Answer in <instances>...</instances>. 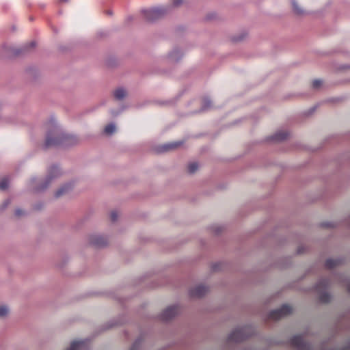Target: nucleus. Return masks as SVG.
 Segmentation results:
<instances>
[{
  "label": "nucleus",
  "mask_w": 350,
  "mask_h": 350,
  "mask_svg": "<svg viewBox=\"0 0 350 350\" xmlns=\"http://www.w3.org/2000/svg\"><path fill=\"white\" fill-rule=\"evenodd\" d=\"M47 127L48 131L44 144L45 148L58 146H69L77 142L76 137L65 133L55 122H49Z\"/></svg>",
  "instance_id": "f257e3e1"
},
{
  "label": "nucleus",
  "mask_w": 350,
  "mask_h": 350,
  "mask_svg": "<svg viewBox=\"0 0 350 350\" xmlns=\"http://www.w3.org/2000/svg\"><path fill=\"white\" fill-rule=\"evenodd\" d=\"M62 174V170L57 165H52L48 170L45 180H40L37 178H32L29 181V187L36 192L42 191L45 190L55 179L59 177Z\"/></svg>",
  "instance_id": "f03ea898"
},
{
  "label": "nucleus",
  "mask_w": 350,
  "mask_h": 350,
  "mask_svg": "<svg viewBox=\"0 0 350 350\" xmlns=\"http://www.w3.org/2000/svg\"><path fill=\"white\" fill-rule=\"evenodd\" d=\"M252 334L251 327L245 326L236 328L228 336L230 342H241Z\"/></svg>",
  "instance_id": "7ed1b4c3"
},
{
  "label": "nucleus",
  "mask_w": 350,
  "mask_h": 350,
  "mask_svg": "<svg viewBox=\"0 0 350 350\" xmlns=\"http://www.w3.org/2000/svg\"><path fill=\"white\" fill-rule=\"evenodd\" d=\"M89 243L96 248H102L107 245L109 243L108 238L100 234H93L90 235Z\"/></svg>",
  "instance_id": "20e7f679"
},
{
  "label": "nucleus",
  "mask_w": 350,
  "mask_h": 350,
  "mask_svg": "<svg viewBox=\"0 0 350 350\" xmlns=\"http://www.w3.org/2000/svg\"><path fill=\"white\" fill-rule=\"evenodd\" d=\"M328 286V281L325 279L320 280L315 286V291L319 294V299L322 302H327L329 300V295L326 291Z\"/></svg>",
  "instance_id": "39448f33"
},
{
  "label": "nucleus",
  "mask_w": 350,
  "mask_h": 350,
  "mask_svg": "<svg viewBox=\"0 0 350 350\" xmlns=\"http://www.w3.org/2000/svg\"><path fill=\"white\" fill-rule=\"evenodd\" d=\"M292 311V307L288 304H285L281 308L271 312L269 318L272 320H278L291 314Z\"/></svg>",
  "instance_id": "423d86ee"
},
{
  "label": "nucleus",
  "mask_w": 350,
  "mask_h": 350,
  "mask_svg": "<svg viewBox=\"0 0 350 350\" xmlns=\"http://www.w3.org/2000/svg\"><path fill=\"white\" fill-rule=\"evenodd\" d=\"M181 308L178 304H174L166 308L161 314V319L164 321L170 320L180 314Z\"/></svg>",
  "instance_id": "0eeeda50"
},
{
  "label": "nucleus",
  "mask_w": 350,
  "mask_h": 350,
  "mask_svg": "<svg viewBox=\"0 0 350 350\" xmlns=\"http://www.w3.org/2000/svg\"><path fill=\"white\" fill-rule=\"evenodd\" d=\"M209 291L208 286L204 284H196L189 290V295L192 298H200L204 296Z\"/></svg>",
  "instance_id": "6e6552de"
},
{
  "label": "nucleus",
  "mask_w": 350,
  "mask_h": 350,
  "mask_svg": "<svg viewBox=\"0 0 350 350\" xmlns=\"http://www.w3.org/2000/svg\"><path fill=\"white\" fill-rule=\"evenodd\" d=\"M66 350H89V342L87 340L73 341Z\"/></svg>",
  "instance_id": "1a4fd4ad"
},
{
  "label": "nucleus",
  "mask_w": 350,
  "mask_h": 350,
  "mask_svg": "<svg viewBox=\"0 0 350 350\" xmlns=\"http://www.w3.org/2000/svg\"><path fill=\"white\" fill-rule=\"evenodd\" d=\"M35 46L36 42L34 41H32L28 44H25L19 49H14L10 48L9 50L11 51L14 55H19L21 53L30 51V49L34 48Z\"/></svg>",
  "instance_id": "9d476101"
},
{
  "label": "nucleus",
  "mask_w": 350,
  "mask_h": 350,
  "mask_svg": "<svg viewBox=\"0 0 350 350\" xmlns=\"http://www.w3.org/2000/svg\"><path fill=\"white\" fill-rule=\"evenodd\" d=\"M292 345L299 350L304 349L306 343L301 336H295L291 340Z\"/></svg>",
  "instance_id": "9b49d317"
},
{
  "label": "nucleus",
  "mask_w": 350,
  "mask_h": 350,
  "mask_svg": "<svg viewBox=\"0 0 350 350\" xmlns=\"http://www.w3.org/2000/svg\"><path fill=\"white\" fill-rule=\"evenodd\" d=\"M183 55L180 49L178 48L174 49L169 54V59L171 62H174L178 61Z\"/></svg>",
  "instance_id": "f8f14e48"
},
{
  "label": "nucleus",
  "mask_w": 350,
  "mask_h": 350,
  "mask_svg": "<svg viewBox=\"0 0 350 350\" xmlns=\"http://www.w3.org/2000/svg\"><path fill=\"white\" fill-rule=\"evenodd\" d=\"M126 96L127 92L123 88H118L113 92V96L118 100H123Z\"/></svg>",
  "instance_id": "ddd939ff"
},
{
  "label": "nucleus",
  "mask_w": 350,
  "mask_h": 350,
  "mask_svg": "<svg viewBox=\"0 0 350 350\" xmlns=\"http://www.w3.org/2000/svg\"><path fill=\"white\" fill-rule=\"evenodd\" d=\"M71 188H72V185L70 183L65 184L56 191V192L55 193V196L56 198H59L62 195L67 193L70 189H71Z\"/></svg>",
  "instance_id": "4468645a"
},
{
  "label": "nucleus",
  "mask_w": 350,
  "mask_h": 350,
  "mask_svg": "<svg viewBox=\"0 0 350 350\" xmlns=\"http://www.w3.org/2000/svg\"><path fill=\"white\" fill-rule=\"evenodd\" d=\"M141 13L143 16V18L144 20H146L148 22H152L153 20V9L152 8H148V9H143L141 11Z\"/></svg>",
  "instance_id": "2eb2a0df"
},
{
  "label": "nucleus",
  "mask_w": 350,
  "mask_h": 350,
  "mask_svg": "<svg viewBox=\"0 0 350 350\" xmlns=\"http://www.w3.org/2000/svg\"><path fill=\"white\" fill-rule=\"evenodd\" d=\"M116 131V126L111 122L107 124L104 129V133L107 135H111Z\"/></svg>",
  "instance_id": "dca6fc26"
},
{
  "label": "nucleus",
  "mask_w": 350,
  "mask_h": 350,
  "mask_svg": "<svg viewBox=\"0 0 350 350\" xmlns=\"http://www.w3.org/2000/svg\"><path fill=\"white\" fill-rule=\"evenodd\" d=\"M339 260L337 259H328L325 262V266L328 269H332L339 264Z\"/></svg>",
  "instance_id": "f3484780"
},
{
  "label": "nucleus",
  "mask_w": 350,
  "mask_h": 350,
  "mask_svg": "<svg viewBox=\"0 0 350 350\" xmlns=\"http://www.w3.org/2000/svg\"><path fill=\"white\" fill-rule=\"evenodd\" d=\"M123 323V321L122 319H113L107 323L106 329L113 327L116 325H120Z\"/></svg>",
  "instance_id": "a211bd4d"
},
{
  "label": "nucleus",
  "mask_w": 350,
  "mask_h": 350,
  "mask_svg": "<svg viewBox=\"0 0 350 350\" xmlns=\"http://www.w3.org/2000/svg\"><path fill=\"white\" fill-rule=\"evenodd\" d=\"M198 168H199V165L197 163L193 162V163H191L188 165L187 170L190 174H193L198 170Z\"/></svg>",
  "instance_id": "6ab92c4d"
},
{
  "label": "nucleus",
  "mask_w": 350,
  "mask_h": 350,
  "mask_svg": "<svg viewBox=\"0 0 350 350\" xmlns=\"http://www.w3.org/2000/svg\"><path fill=\"white\" fill-rule=\"evenodd\" d=\"M287 137V133L285 131H279L276 133L274 135V139L275 140H282L286 139Z\"/></svg>",
  "instance_id": "aec40b11"
},
{
  "label": "nucleus",
  "mask_w": 350,
  "mask_h": 350,
  "mask_svg": "<svg viewBox=\"0 0 350 350\" xmlns=\"http://www.w3.org/2000/svg\"><path fill=\"white\" fill-rule=\"evenodd\" d=\"M9 179L8 177H3L0 181V189L5 190L8 187Z\"/></svg>",
  "instance_id": "412c9836"
},
{
  "label": "nucleus",
  "mask_w": 350,
  "mask_h": 350,
  "mask_svg": "<svg viewBox=\"0 0 350 350\" xmlns=\"http://www.w3.org/2000/svg\"><path fill=\"white\" fill-rule=\"evenodd\" d=\"M9 312V308L5 306H0V317H5Z\"/></svg>",
  "instance_id": "4be33fe9"
},
{
  "label": "nucleus",
  "mask_w": 350,
  "mask_h": 350,
  "mask_svg": "<svg viewBox=\"0 0 350 350\" xmlns=\"http://www.w3.org/2000/svg\"><path fill=\"white\" fill-rule=\"evenodd\" d=\"M293 8L294 12L297 14H303V10L299 6L296 2H293Z\"/></svg>",
  "instance_id": "5701e85b"
},
{
  "label": "nucleus",
  "mask_w": 350,
  "mask_h": 350,
  "mask_svg": "<svg viewBox=\"0 0 350 350\" xmlns=\"http://www.w3.org/2000/svg\"><path fill=\"white\" fill-rule=\"evenodd\" d=\"M211 102L209 99L208 98H204L202 101V108H203V110H206V109H208V108L211 107Z\"/></svg>",
  "instance_id": "b1692460"
},
{
  "label": "nucleus",
  "mask_w": 350,
  "mask_h": 350,
  "mask_svg": "<svg viewBox=\"0 0 350 350\" xmlns=\"http://www.w3.org/2000/svg\"><path fill=\"white\" fill-rule=\"evenodd\" d=\"M142 343L141 338H137L133 344L130 350H137Z\"/></svg>",
  "instance_id": "393cba45"
},
{
  "label": "nucleus",
  "mask_w": 350,
  "mask_h": 350,
  "mask_svg": "<svg viewBox=\"0 0 350 350\" xmlns=\"http://www.w3.org/2000/svg\"><path fill=\"white\" fill-rule=\"evenodd\" d=\"M179 145H180V144L176 143H176H170V144H166L165 146V150H172V149L176 148Z\"/></svg>",
  "instance_id": "a878e982"
},
{
  "label": "nucleus",
  "mask_w": 350,
  "mask_h": 350,
  "mask_svg": "<svg viewBox=\"0 0 350 350\" xmlns=\"http://www.w3.org/2000/svg\"><path fill=\"white\" fill-rule=\"evenodd\" d=\"M323 81L320 79H316L312 82V87L317 89L321 86Z\"/></svg>",
  "instance_id": "bb28decb"
},
{
  "label": "nucleus",
  "mask_w": 350,
  "mask_h": 350,
  "mask_svg": "<svg viewBox=\"0 0 350 350\" xmlns=\"http://www.w3.org/2000/svg\"><path fill=\"white\" fill-rule=\"evenodd\" d=\"M118 213L115 211H113L110 213V219L111 221L115 222L118 219Z\"/></svg>",
  "instance_id": "cd10ccee"
},
{
  "label": "nucleus",
  "mask_w": 350,
  "mask_h": 350,
  "mask_svg": "<svg viewBox=\"0 0 350 350\" xmlns=\"http://www.w3.org/2000/svg\"><path fill=\"white\" fill-rule=\"evenodd\" d=\"M10 204V199H7L5 200L3 204H1V211H3L4 209H5L7 208V206Z\"/></svg>",
  "instance_id": "c85d7f7f"
},
{
  "label": "nucleus",
  "mask_w": 350,
  "mask_h": 350,
  "mask_svg": "<svg viewBox=\"0 0 350 350\" xmlns=\"http://www.w3.org/2000/svg\"><path fill=\"white\" fill-rule=\"evenodd\" d=\"M15 215L18 217L22 216L24 215V211L20 208H17L15 211Z\"/></svg>",
  "instance_id": "c756f323"
},
{
  "label": "nucleus",
  "mask_w": 350,
  "mask_h": 350,
  "mask_svg": "<svg viewBox=\"0 0 350 350\" xmlns=\"http://www.w3.org/2000/svg\"><path fill=\"white\" fill-rule=\"evenodd\" d=\"M172 3L175 5V6H179L180 5H181L183 2V0H172Z\"/></svg>",
  "instance_id": "7c9ffc66"
},
{
  "label": "nucleus",
  "mask_w": 350,
  "mask_h": 350,
  "mask_svg": "<svg viewBox=\"0 0 350 350\" xmlns=\"http://www.w3.org/2000/svg\"><path fill=\"white\" fill-rule=\"evenodd\" d=\"M304 250V247L303 246H300L298 247L297 252L299 254H301L303 252Z\"/></svg>",
  "instance_id": "2f4dec72"
},
{
  "label": "nucleus",
  "mask_w": 350,
  "mask_h": 350,
  "mask_svg": "<svg viewBox=\"0 0 350 350\" xmlns=\"http://www.w3.org/2000/svg\"><path fill=\"white\" fill-rule=\"evenodd\" d=\"M133 19V17L132 16H129L126 18L127 21H131Z\"/></svg>",
  "instance_id": "473e14b6"
},
{
  "label": "nucleus",
  "mask_w": 350,
  "mask_h": 350,
  "mask_svg": "<svg viewBox=\"0 0 350 350\" xmlns=\"http://www.w3.org/2000/svg\"><path fill=\"white\" fill-rule=\"evenodd\" d=\"M347 289L350 292V283L347 284Z\"/></svg>",
  "instance_id": "72a5a7b5"
},
{
  "label": "nucleus",
  "mask_w": 350,
  "mask_h": 350,
  "mask_svg": "<svg viewBox=\"0 0 350 350\" xmlns=\"http://www.w3.org/2000/svg\"><path fill=\"white\" fill-rule=\"evenodd\" d=\"M68 0H59V2H67Z\"/></svg>",
  "instance_id": "f704fd0d"
}]
</instances>
